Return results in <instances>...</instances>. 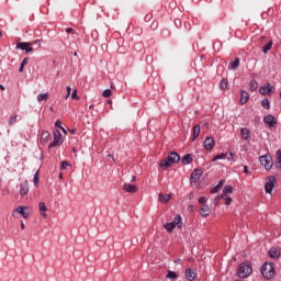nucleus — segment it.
Segmentation results:
<instances>
[{"label":"nucleus","instance_id":"57","mask_svg":"<svg viewBox=\"0 0 281 281\" xmlns=\"http://www.w3.org/2000/svg\"><path fill=\"white\" fill-rule=\"evenodd\" d=\"M69 95H70V94L67 92V94H66V97H65V100H67V98H69Z\"/></svg>","mask_w":281,"mask_h":281},{"label":"nucleus","instance_id":"7","mask_svg":"<svg viewBox=\"0 0 281 281\" xmlns=\"http://www.w3.org/2000/svg\"><path fill=\"white\" fill-rule=\"evenodd\" d=\"M276 92V87L271 86V83H266L259 89V93L261 95H271V93Z\"/></svg>","mask_w":281,"mask_h":281},{"label":"nucleus","instance_id":"51","mask_svg":"<svg viewBox=\"0 0 281 281\" xmlns=\"http://www.w3.org/2000/svg\"><path fill=\"white\" fill-rule=\"evenodd\" d=\"M2 194H3V196H5V194H10V190H8V189L3 190Z\"/></svg>","mask_w":281,"mask_h":281},{"label":"nucleus","instance_id":"19","mask_svg":"<svg viewBox=\"0 0 281 281\" xmlns=\"http://www.w3.org/2000/svg\"><path fill=\"white\" fill-rule=\"evenodd\" d=\"M239 102L240 104H247L249 102V93L247 91H241Z\"/></svg>","mask_w":281,"mask_h":281},{"label":"nucleus","instance_id":"49","mask_svg":"<svg viewBox=\"0 0 281 281\" xmlns=\"http://www.w3.org/2000/svg\"><path fill=\"white\" fill-rule=\"evenodd\" d=\"M188 212H194V205H189L188 206Z\"/></svg>","mask_w":281,"mask_h":281},{"label":"nucleus","instance_id":"37","mask_svg":"<svg viewBox=\"0 0 281 281\" xmlns=\"http://www.w3.org/2000/svg\"><path fill=\"white\" fill-rule=\"evenodd\" d=\"M258 89V82L251 81L250 82V91H256Z\"/></svg>","mask_w":281,"mask_h":281},{"label":"nucleus","instance_id":"23","mask_svg":"<svg viewBox=\"0 0 281 281\" xmlns=\"http://www.w3.org/2000/svg\"><path fill=\"white\" fill-rule=\"evenodd\" d=\"M49 100V93H40L37 95V102H47Z\"/></svg>","mask_w":281,"mask_h":281},{"label":"nucleus","instance_id":"17","mask_svg":"<svg viewBox=\"0 0 281 281\" xmlns=\"http://www.w3.org/2000/svg\"><path fill=\"white\" fill-rule=\"evenodd\" d=\"M192 135H193L192 142H194V139H196V137H199V135H201V125L195 124L193 126Z\"/></svg>","mask_w":281,"mask_h":281},{"label":"nucleus","instance_id":"27","mask_svg":"<svg viewBox=\"0 0 281 281\" xmlns=\"http://www.w3.org/2000/svg\"><path fill=\"white\" fill-rule=\"evenodd\" d=\"M41 142L43 144H47L49 142V132H43L41 135Z\"/></svg>","mask_w":281,"mask_h":281},{"label":"nucleus","instance_id":"36","mask_svg":"<svg viewBox=\"0 0 281 281\" xmlns=\"http://www.w3.org/2000/svg\"><path fill=\"white\" fill-rule=\"evenodd\" d=\"M67 168H71V165L67 162L66 160L61 161V170H67Z\"/></svg>","mask_w":281,"mask_h":281},{"label":"nucleus","instance_id":"11","mask_svg":"<svg viewBox=\"0 0 281 281\" xmlns=\"http://www.w3.org/2000/svg\"><path fill=\"white\" fill-rule=\"evenodd\" d=\"M201 177H203V171L201 169H195L191 173V181H193V183H196V181H199Z\"/></svg>","mask_w":281,"mask_h":281},{"label":"nucleus","instance_id":"58","mask_svg":"<svg viewBox=\"0 0 281 281\" xmlns=\"http://www.w3.org/2000/svg\"><path fill=\"white\" fill-rule=\"evenodd\" d=\"M61 128V131L64 132V133H67V130H65L64 127H60Z\"/></svg>","mask_w":281,"mask_h":281},{"label":"nucleus","instance_id":"54","mask_svg":"<svg viewBox=\"0 0 281 281\" xmlns=\"http://www.w3.org/2000/svg\"><path fill=\"white\" fill-rule=\"evenodd\" d=\"M21 229H25V223H21Z\"/></svg>","mask_w":281,"mask_h":281},{"label":"nucleus","instance_id":"35","mask_svg":"<svg viewBox=\"0 0 281 281\" xmlns=\"http://www.w3.org/2000/svg\"><path fill=\"white\" fill-rule=\"evenodd\" d=\"M102 95L103 98H111V95H113V92L111 91V89H105Z\"/></svg>","mask_w":281,"mask_h":281},{"label":"nucleus","instance_id":"21","mask_svg":"<svg viewBox=\"0 0 281 281\" xmlns=\"http://www.w3.org/2000/svg\"><path fill=\"white\" fill-rule=\"evenodd\" d=\"M172 223H175L176 227H179V229H181V227L183 226V220L181 218V215H176Z\"/></svg>","mask_w":281,"mask_h":281},{"label":"nucleus","instance_id":"33","mask_svg":"<svg viewBox=\"0 0 281 281\" xmlns=\"http://www.w3.org/2000/svg\"><path fill=\"white\" fill-rule=\"evenodd\" d=\"M18 119V116L16 115H12V116H10V119H9V126H14V124H16V122H19V120H16Z\"/></svg>","mask_w":281,"mask_h":281},{"label":"nucleus","instance_id":"60","mask_svg":"<svg viewBox=\"0 0 281 281\" xmlns=\"http://www.w3.org/2000/svg\"><path fill=\"white\" fill-rule=\"evenodd\" d=\"M135 179H136L135 176H133V181H135Z\"/></svg>","mask_w":281,"mask_h":281},{"label":"nucleus","instance_id":"45","mask_svg":"<svg viewBox=\"0 0 281 281\" xmlns=\"http://www.w3.org/2000/svg\"><path fill=\"white\" fill-rule=\"evenodd\" d=\"M60 124H61L60 120H57L55 122V126H57L58 128H63V126Z\"/></svg>","mask_w":281,"mask_h":281},{"label":"nucleus","instance_id":"13","mask_svg":"<svg viewBox=\"0 0 281 281\" xmlns=\"http://www.w3.org/2000/svg\"><path fill=\"white\" fill-rule=\"evenodd\" d=\"M123 190L128 192V194H135V192H137L138 188L135 184L125 183L123 186Z\"/></svg>","mask_w":281,"mask_h":281},{"label":"nucleus","instance_id":"9","mask_svg":"<svg viewBox=\"0 0 281 281\" xmlns=\"http://www.w3.org/2000/svg\"><path fill=\"white\" fill-rule=\"evenodd\" d=\"M263 122L269 126V128H274V126L278 124L274 116L269 114L263 117Z\"/></svg>","mask_w":281,"mask_h":281},{"label":"nucleus","instance_id":"12","mask_svg":"<svg viewBox=\"0 0 281 281\" xmlns=\"http://www.w3.org/2000/svg\"><path fill=\"white\" fill-rule=\"evenodd\" d=\"M215 142L214 138L207 136L204 140L205 150H212L214 148Z\"/></svg>","mask_w":281,"mask_h":281},{"label":"nucleus","instance_id":"32","mask_svg":"<svg viewBox=\"0 0 281 281\" xmlns=\"http://www.w3.org/2000/svg\"><path fill=\"white\" fill-rule=\"evenodd\" d=\"M166 278H168L169 280H177L178 276L176 274L175 271L169 270V271L167 272Z\"/></svg>","mask_w":281,"mask_h":281},{"label":"nucleus","instance_id":"55","mask_svg":"<svg viewBox=\"0 0 281 281\" xmlns=\"http://www.w3.org/2000/svg\"><path fill=\"white\" fill-rule=\"evenodd\" d=\"M0 89L1 91H5V87H3V85H0Z\"/></svg>","mask_w":281,"mask_h":281},{"label":"nucleus","instance_id":"24","mask_svg":"<svg viewBox=\"0 0 281 281\" xmlns=\"http://www.w3.org/2000/svg\"><path fill=\"white\" fill-rule=\"evenodd\" d=\"M181 161L184 166H188V164H192V156L187 154L182 157Z\"/></svg>","mask_w":281,"mask_h":281},{"label":"nucleus","instance_id":"1","mask_svg":"<svg viewBox=\"0 0 281 281\" xmlns=\"http://www.w3.org/2000/svg\"><path fill=\"white\" fill-rule=\"evenodd\" d=\"M181 157L177 153H171L166 159L161 160L160 168L162 170H168L172 164H178L180 161Z\"/></svg>","mask_w":281,"mask_h":281},{"label":"nucleus","instance_id":"14","mask_svg":"<svg viewBox=\"0 0 281 281\" xmlns=\"http://www.w3.org/2000/svg\"><path fill=\"white\" fill-rule=\"evenodd\" d=\"M210 214H212V209H210V206L203 205L200 209V216H203V218H207V216H210Z\"/></svg>","mask_w":281,"mask_h":281},{"label":"nucleus","instance_id":"59","mask_svg":"<svg viewBox=\"0 0 281 281\" xmlns=\"http://www.w3.org/2000/svg\"><path fill=\"white\" fill-rule=\"evenodd\" d=\"M111 89H115V86H113V83H111Z\"/></svg>","mask_w":281,"mask_h":281},{"label":"nucleus","instance_id":"53","mask_svg":"<svg viewBox=\"0 0 281 281\" xmlns=\"http://www.w3.org/2000/svg\"><path fill=\"white\" fill-rule=\"evenodd\" d=\"M67 93H68V95H71V87H67Z\"/></svg>","mask_w":281,"mask_h":281},{"label":"nucleus","instance_id":"29","mask_svg":"<svg viewBox=\"0 0 281 281\" xmlns=\"http://www.w3.org/2000/svg\"><path fill=\"white\" fill-rule=\"evenodd\" d=\"M271 47H273V42L269 41L263 47H262V52L263 54H267V52H269L271 49Z\"/></svg>","mask_w":281,"mask_h":281},{"label":"nucleus","instance_id":"26","mask_svg":"<svg viewBox=\"0 0 281 281\" xmlns=\"http://www.w3.org/2000/svg\"><path fill=\"white\" fill-rule=\"evenodd\" d=\"M164 227H165V229H166L169 234H171V232H173V231H175V227H177V226H175V223L171 222V223H166V224L164 225Z\"/></svg>","mask_w":281,"mask_h":281},{"label":"nucleus","instance_id":"31","mask_svg":"<svg viewBox=\"0 0 281 281\" xmlns=\"http://www.w3.org/2000/svg\"><path fill=\"white\" fill-rule=\"evenodd\" d=\"M229 87V83L227 81V79H222L221 83H220V88L222 89V91H225V89H227Z\"/></svg>","mask_w":281,"mask_h":281},{"label":"nucleus","instance_id":"47","mask_svg":"<svg viewBox=\"0 0 281 281\" xmlns=\"http://www.w3.org/2000/svg\"><path fill=\"white\" fill-rule=\"evenodd\" d=\"M153 19V15H150V14H147V15H145V21H150Z\"/></svg>","mask_w":281,"mask_h":281},{"label":"nucleus","instance_id":"8","mask_svg":"<svg viewBox=\"0 0 281 281\" xmlns=\"http://www.w3.org/2000/svg\"><path fill=\"white\" fill-rule=\"evenodd\" d=\"M273 188H276V177L271 176L269 181L266 182L265 190L268 194H271V192H273Z\"/></svg>","mask_w":281,"mask_h":281},{"label":"nucleus","instance_id":"6","mask_svg":"<svg viewBox=\"0 0 281 281\" xmlns=\"http://www.w3.org/2000/svg\"><path fill=\"white\" fill-rule=\"evenodd\" d=\"M63 144V134L60 131H54V140L49 144L48 148H56V146H60Z\"/></svg>","mask_w":281,"mask_h":281},{"label":"nucleus","instance_id":"16","mask_svg":"<svg viewBox=\"0 0 281 281\" xmlns=\"http://www.w3.org/2000/svg\"><path fill=\"white\" fill-rule=\"evenodd\" d=\"M186 278L188 281H194L196 280V272H194V270H192L191 268H188L186 270Z\"/></svg>","mask_w":281,"mask_h":281},{"label":"nucleus","instance_id":"28","mask_svg":"<svg viewBox=\"0 0 281 281\" xmlns=\"http://www.w3.org/2000/svg\"><path fill=\"white\" fill-rule=\"evenodd\" d=\"M240 133H241V137H243V139H249V128H247V127H243L241 130H240Z\"/></svg>","mask_w":281,"mask_h":281},{"label":"nucleus","instance_id":"18","mask_svg":"<svg viewBox=\"0 0 281 281\" xmlns=\"http://www.w3.org/2000/svg\"><path fill=\"white\" fill-rule=\"evenodd\" d=\"M38 207H40V214L41 216H43V218H47V206L45 205V202H41L38 204Z\"/></svg>","mask_w":281,"mask_h":281},{"label":"nucleus","instance_id":"20","mask_svg":"<svg viewBox=\"0 0 281 281\" xmlns=\"http://www.w3.org/2000/svg\"><path fill=\"white\" fill-rule=\"evenodd\" d=\"M276 157L277 161L274 162V166L278 170H281V149L277 150Z\"/></svg>","mask_w":281,"mask_h":281},{"label":"nucleus","instance_id":"48","mask_svg":"<svg viewBox=\"0 0 281 281\" xmlns=\"http://www.w3.org/2000/svg\"><path fill=\"white\" fill-rule=\"evenodd\" d=\"M225 203L226 205H232V198H227Z\"/></svg>","mask_w":281,"mask_h":281},{"label":"nucleus","instance_id":"41","mask_svg":"<svg viewBox=\"0 0 281 281\" xmlns=\"http://www.w3.org/2000/svg\"><path fill=\"white\" fill-rule=\"evenodd\" d=\"M218 159H225V154H220L213 158V161H218Z\"/></svg>","mask_w":281,"mask_h":281},{"label":"nucleus","instance_id":"39","mask_svg":"<svg viewBox=\"0 0 281 281\" xmlns=\"http://www.w3.org/2000/svg\"><path fill=\"white\" fill-rule=\"evenodd\" d=\"M71 99L72 100H80V97H78V90H74L72 93H71Z\"/></svg>","mask_w":281,"mask_h":281},{"label":"nucleus","instance_id":"5","mask_svg":"<svg viewBox=\"0 0 281 281\" xmlns=\"http://www.w3.org/2000/svg\"><path fill=\"white\" fill-rule=\"evenodd\" d=\"M259 161L267 170L273 168V158H271V155H263L259 157Z\"/></svg>","mask_w":281,"mask_h":281},{"label":"nucleus","instance_id":"50","mask_svg":"<svg viewBox=\"0 0 281 281\" xmlns=\"http://www.w3.org/2000/svg\"><path fill=\"white\" fill-rule=\"evenodd\" d=\"M23 69H25V66H23V65L21 64V66H20V68H19L20 74H23Z\"/></svg>","mask_w":281,"mask_h":281},{"label":"nucleus","instance_id":"25","mask_svg":"<svg viewBox=\"0 0 281 281\" xmlns=\"http://www.w3.org/2000/svg\"><path fill=\"white\" fill-rule=\"evenodd\" d=\"M268 254L270 258H280V251L276 248H271Z\"/></svg>","mask_w":281,"mask_h":281},{"label":"nucleus","instance_id":"22","mask_svg":"<svg viewBox=\"0 0 281 281\" xmlns=\"http://www.w3.org/2000/svg\"><path fill=\"white\" fill-rule=\"evenodd\" d=\"M170 194L159 193L158 201H160V203H168V201H170Z\"/></svg>","mask_w":281,"mask_h":281},{"label":"nucleus","instance_id":"43","mask_svg":"<svg viewBox=\"0 0 281 281\" xmlns=\"http://www.w3.org/2000/svg\"><path fill=\"white\" fill-rule=\"evenodd\" d=\"M220 189H221L220 186L214 187V188L211 190V194H216Z\"/></svg>","mask_w":281,"mask_h":281},{"label":"nucleus","instance_id":"38","mask_svg":"<svg viewBox=\"0 0 281 281\" xmlns=\"http://www.w3.org/2000/svg\"><path fill=\"white\" fill-rule=\"evenodd\" d=\"M232 192H233L232 186H226V187L224 188V194H232Z\"/></svg>","mask_w":281,"mask_h":281},{"label":"nucleus","instance_id":"30","mask_svg":"<svg viewBox=\"0 0 281 281\" xmlns=\"http://www.w3.org/2000/svg\"><path fill=\"white\" fill-rule=\"evenodd\" d=\"M240 66V59L236 58L234 61L231 63V69H238V67Z\"/></svg>","mask_w":281,"mask_h":281},{"label":"nucleus","instance_id":"15","mask_svg":"<svg viewBox=\"0 0 281 281\" xmlns=\"http://www.w3.org/2000/svg\"><path fill=\"white\" fill-rule=\"evenodd\" d=\"M30 192V186L27 184V181L21 183L20 186V195L25 196Z\"/></svg>","mask_w":281,"mask_h":281},{"label":"nucleus","instance_id":"52","mask_svg":"<svg viewBox=\"0 0 281 281\" xmlns=\"http://www.w3.org/2000/svg\"><path fill=\"white\" fill-rule=\"evenodd\" d=\"M244 172H245L246 175H249V169L247 168V166H244Z\"/></svg>","mask_w":281,"mask_h":281},{"label":"nucleus","instance_id":"40","mask_svg":"<svg viewBox=\"0 0 281 281\" xmlns=\"http://www.w3.org/2000/svg\"><path fill=\"white\" fill-rule=\"evenodd\" d=\"M33 183L35 187H38V171H36V173L33 177Z\"/></svg>","mask_w":281,"mask_h":281},{"label":"nucleus","instance_id":"61","mask_svg":"<svg viewBox=\"0 0 281 281\" xmlns=\"http://www.w3.org/2000/svg\"><path fill=\"white\" fill-rule=\"evenodd\" d=\"M111 157V155H108V158Z\"/></svg>","mask_w":281,"mask_h":281},{"label":"nucleus","instance_id":"4","mask_svg":"<svg viewBox=\"0 0 281 281\" xmlns=\"http://www.w3.org/2000/svg\"><path fill=\"white\" fill-rule=\"evenodd\" d=\"M37 43H41L40 40H36L32 43L30 42H20L16 44V49H22V52H26V54H30L31 52H34V48L32 45H36Z\"/></svg>","mask_w":281,"mask_h":281},{"label":"nucleus","instance_id":"3","mask_svg":"<svg viewBox=\"0 0 281 281\" xmlns=\"http://www.w3.org/2000/svg\"><path fill=\"white\" fill-rule=\"evenodd\" d=\"M251 265L249 262H243L237 270V277L249 278V276H251Z\"/></svg>","mask_w":281,"mask_h":281},{"label":"nucleus","instance_id":"2","mask_svg":"<svg viewBox=\"0 0 281 281\" xmlns=\"http://www.w3.org/2000/svg\"><path fill=\"white\" fill-rule=\"evenodd\" d=\"M261 274L263 276V278H266V280H271V278L276 276V265L266 262L261 267Z\"/></svg>","mask_w":281,"mask_h":281},{"label":"nucleus","instance_id":"44","mask_svg":"<svg viewBox=\"0 0 281 281\" xmlns=\"http://www.w3.org/2000/svg\"><path fill=\"white\" fill-rule=\"evenodd\" d=\"M67 34H76V31L71 27L66 29Z\"/></svg>","mask_w":281,"mask_h":281},{"label":"nucleus","instance_id":"34","mask_svg":"<svg viewBox=\"0 0 281 281\" xmlns=\"http://www.w3.org/2000/svg\"><path fill=\"white\" fill-rule=\"evenodd\" d=\"M261 105H262L263 109H267V110L271 109V105L269 103V99H263L261 101Z\"/></svg>","mask_w":281,"mask_h":281},{"label":"nucleus","instance_id":"46","mask_svg":"<svg viewBox=\"0 0 281 281\" xmlns=\"http://www.w3.org/2000/svg\"><path fill=\"white\" fill-rule=\"evenodd\" d=\"M27 60H30V58H24V59L22 60L21 65L25 67V65H27Z\"/></svg>","mask_w":281,"mask_h":281},{"label":"nucleus","instance_id":"10","mask_svg":"<svg viewBox=\"0 0 281 281\" xmlns=\"http://www.w3.org/2000/svg\"><path fill=\"white\" fill-rule=\"evenodd\" d=\"M25 210H27V206H18L16 210L13 211L12 216H16L18 212V214H21L23 216V218H30V214H27Z\"/></svg>","mask_w":281,"mask_h":281},{"label":"nucleus","instance_id":"62","mask_svg":"<svg viewBox=\"0 0 281 281\" xmlns=\"http://www.w3.org/2000/svg\"><path fill=\"white\" fill-rule=\"evenodd\" d=\"M0 36H1V32H0Z\"/></svg>","mask_w":281,"mask_h":281},{"label":"nucleus","instance_id":"56","mask_svg":"<svg viewBox=\"0 0 281 281\" xmlns=\"http://www.w3.org/2000/svg\"><path fill=\"white\" fill-rule=\"evenodd\" d=\"M217 186H220V188L223 187V180H221Z\"/></svg>","mask_w":281,"mask_h":281},{"label":"nucleus","instance_id":"42","mask_svg":"<svg viewBox=\"0 0 281 281\" xmlns=\"http://www.w3.org/2000/svg\"><path fill=\"white\" fill-rule=\"evenodd\" d=\"M199 203L201 204V205H205V203H207V199H205V198H200L199 200Z\"/></svg>","mask_w":281,"mask_h":281}]
</instances>
